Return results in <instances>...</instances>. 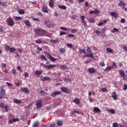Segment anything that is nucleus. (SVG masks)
Masks as SVG:
<instances>
[{"label":"nucleus","instance_id":"obj_1","mask_svg":"<svg viewBox=\"0 0 127 127\" xmlns=\"http://www.w3.org/2000/svg\"><path fill=\"white\" fill-rule=\"evenodd\" d=\"M34 31L38 36H45L47 34V31L43 29H35Z\"/></svg>","mask_w":127,"mask_h":127},{"label":"nucleus","instance_id":"obj_2","mask_svg":"<svg viewBox=\"0 0 127 127\" xmlns=\"http://www.w3.org/2000/svg\"><path fill=\"white\" fill-rule=\"evenodd\" d=\"M6 22L9 26H13L15 23L11 17H8L6 20Z\"/></svg>","mask_w":127,"mask_h":127},{"label":"nucleus","instance_id":"obj_3","mask_svg":"<svg viewBox=\"0 0 127 127\" xmlns=\"http://www.w3.org/2000/svg\"><path fill=\"white\" fill-rule=\"evenodd\" d=\"M42 66L46 69H53L56 66V64H49V65L43 64Z\"/></svg>","mask_w":127,"mask_h":127},{"label":"nucleus","instance_id":"obj_4","mask_svg":"<svg viewBox=\"0 0 127 127\" xmlns=\"http://www.w3.org/2000/svg\"><path fill=\"white\" fill-rule=\"evenodd\" d=\"M36 105L37 109H40L42 107V102H41V100H37Z\"/></svg>","mask_w":127,"mask_h":127},{"label":"nucleus","instance_id":"obj_5","mask_svg":"<svg viewBox=\"0 0 127 127\" xmlns=\"http://www.w3.org/2000/svg\"><path fill=\"white\" fill-rule=\"evenodd\" d=\"M90 14H99L100 13V10L98 9H95L94 10H91L89 12Z\"/></svg>","mask_w":127,"mask_h":127},{"label":"nucleus","instance_id":"obj_6","mask_svg":"<svg viewBox=\"0 0 127 127\" xmlns=\"http://www.w3.org/2000/svg\"><path fill=\"white\" fill-rule=\"evenodd\" d=\"M60 94H61V92L60 91H55L54 93H52L51 94V97H52L53 98H55V97H56V96L58 95H60Z\"/></svg>","mask_w":127,"mask_h":127},{"label":"nucleus","instance_id":"obj_7","mask_svg":"<svg viewBox=\"0 0 127 127\" xmlns=\"http://www.w3.org/2000/svg\"><path fill=\"white\" fill-rule=\"evenodd\" d=\"M0 95L3 96H5V90L3 89V87H0Z\"/></svg>","mask_w":127,"mask_h":127},{"label":"nucleus","instance_id":"obj_8","mask_svg":"<svg viewBox=\"0 0 127 127\" xmlns=\"http://www.w3.org/2000/svg\"><path fill=\"white\" fill-rule=\"evenodd\" d=\"M84 58H85V57H89L90 58H91V59H94V54L93 53L91 54H88L86 55L83 56Z\"/></svg>","mask_w":127,"mask_h":127},{"label":"nucleus","instance_id":"obj_9","mask_svg":"<svg viewBox=\"0 0 127 127\" xmlns=\"http://www.w3.org/2000/svg\"><path fill=\"white\" fill-rule=\"evenodd\" d=\"M42 11H43V12H44L45 13L48 12V7H47V6H42Z\"/></svg>","mask_w":127,"mask_h":127},{"label":"nucleus","instance_id":"obj_10","mask_svg":"<svg viewBox=\"0 0 127 127\" xmlns=\"http://www.w3.org/2000/svg\"><path fill=\"white\" fill-rule=\"evenodd\" d=\"M48 56H49V59H50L52 62H55V61H56V59L54 57H52L51 55L48 53Z\"/></svg>","mask_w":127,"mask_h":127},{"label":"nucleus","instance_id":"obj_11","mask_svg":"<svg viewBox=\"0 0 127 127\" xmlns=\"http://www.w3.org/2000/svg\"><path fill=\"white\" fill-rule=\"evenodd\" d=\"M61 90L64 92V93H69V91L68 88L67 87H62L61 88Z\"/></svg>","mask_w":127,"mask_h":127},{"label":"nucleus","instance_id":"obj_12","mask_svg":"<svg viewBox=\"0 0 127 127\" xmlns=\"http://www.w3.org/2000/svg\"><path fill=\"white\" fill-rule=\"evenodd\" d=\"M43 71L42 70H37L35 71V75L36 76H40L42 74Z\"/></svg>","mask_w":127,"mask_h":127},{"label":"nucleus","instance_id":"obj_13","mask_svg":"<svg viewBox=\"0 0 127 127\" xmlns=\"http://www.w3.org/2000/svg\"><path fill=\"white\" fill-rule=\"evenodd\" d=\"M20 91H22L23 93H25L26 94H27L28 93V89L25 87H23L20 89Z\"/></svg>","mask_w":127,"mask_h":127},{"label":"nucleus","instance_id":"obj_14","mask_svg":"<svg viewBox=\"0 0 127 127\" xmlns=\"http://www.w3.org/2000/svg\"><path fill=\"white\" fill-rule=\"evenodd\" d=\"M60 40L59 39L57 40H51L50 42L51 43H53V44H57V43H59Z\"/></svg>","mask_w":127,"mask_h":127},{"label":"nucleus","instance_id":"obj_15","mask_svg":"<svg viewBox=\"0 0 127 127\" xmlns=\"http://www.w3.org/2000/svg\"><path fill=\"white\" fill-rule=\"evenodd\" d=\"M93 110L94 113H95V112L96 113H101V110L98 107H94Z\"/></svg>","mask_w":127,"mask_h":127},{"label":"nucleus","instance_id":"obj_16","mask_svg":"<svg viewBox=\"0 0 127 127\" xmlns=\"http://www.w3.org/2000/svg\"><path fill=\"white\" fill-rule=\"evenodd\" d=\"M68 31H70V32H71V33H77V29H71V28H68Z\"/></svg>","mask_w":127,"mask_h":127},{"label":"nucleus","instance_id":"obj_17","mask_svg":"<svg viewBox=\"0 0 127 127\" xmlns=\"http://www.w3.org/2000/svg\"><path fill=\"white\" fill-rule=\"evenodd\" d=\"M110 15L114 17H118V13L116 12H111L110 13Z\"/></svg>","mask_w":127,"mask_h":127},{"label":"nucleus","instance_id":"obj_18","mask_svg":"<svg viewBox=\"0 0 127 127\" xmlns=\"http://www.w3.org/2000/svg\"><path fill=\"white\" fill-rule=\"evenodd\" d=\"M46 27H47V28H51V27H55V26L53 23H50L48 25H46Z\"/></svg>","mask_w":127,"mask_h":127},{"label":"nucleus","instance_id":"obj_19","mask_svg":"<svg viewBox=\"0 0 127 127\" xmlns=\"http://www.w3.org/2000/svg\"><path fill=\"white\" fill-rule=\"evenodd\" d=\"M113 69V67H111V66H107L104 70L105 72H109L110 70H112Z\"/></svg>","mask_w":127,"mask_h":127},{"label":"nucleus","instance_id":"obj_20","mask_svg":"<svg viewBox=\"0 0 127 127\" xmlns=\"http://www.w3.org/2000/svg\"><path fill=\"white\" fill-rule=\"evenodd\" d=\"M18 11L20 14H24L25 13V11L23 9H19Z\"/></svg>","mask_w":127,"mask_h":127},{"label":"nucleus","instance_id":"obj_21","mask_svg":"<svg viewBox=\"0 0 127 127\" xmlns=\"http://www.w3.org/2000/svg\"><path fill=\"white\" fill-rule=\"evenodd\" d=\"M88 71L89 72H90V73H95L96 72V70L95 69V68L91 67V68H89L88 69Z\"/></svg>","mask_w":127,"mask_h":127},{"label":"nucleus","instance_id":"obj_22","mask_svg":"<svg viewBox=\"0 0 127 127\" xmlns=\"http://www.w3.org/2000/svg\"><path fill=\"white\" fill-rule=\"evenodd\" d=\"M80 99L78 98H76L73 101V103H75V104H76V105H79V104H80Z\"/></svg>","mask_w":127,"mask_h":127},{"label":"nucleus","instance_id":"obj_23","mask_svg":"<svg viewBox=\"0 0 127 127\" xmlns=\"http://www.w3.org/2000/svg\"><path fill=\"white\" fill-rule=\"evenodd\" d=\"M49 5L50 7H53V6H54V2L53 1V0H50V2H49Z\"/></svg>","mask_w":127,"mask_h":127},{"label":"nucleus","instance_id":"obj_24","mask_svg":"<svg viewBox=\"0 0 127 127\" xmlns=\"http://www.w3.org/2000/svg\"><path fill=\"white\" fill-rule=\"evenodd\" d=\"M57 125L59 126V127H61L63 125V121L58 120L57 122Z\"/></svg>","mask_w":127,"mask_h":127},{"label":"nucleus","instance_id":"obj_25","mask_svg":"<svg viewBox=\"0 0 127 127\" xmlns=\"http://www.w3.org/2000/svg\"><path fill=\"white\" fill-rule=\"evenodd\" d=\"M13 102L14 103H15V104H21L22 102L21 101H20V100H18V99H13Z\"/></svg>","mask_w":127,"mask_h":127},{"label":"nucleus","instance_id":"obj_26","mask_svg":"<svg viewBox=\"0 0 127 127\" xmlns=\"http://www.w3.org/2000/svg\"><path fill=\"white\" fill-rule=\"evenodd\" d=\"M96 21L95 20V19L92 18H90L88 19V22H90V23H95Z\"/></svg>","mask_w":127,"mask_h":127},{"label":"nucleus","instance_id":"obj_27","mask_svg":"<svg viewBox=\"0 0 127 127\" xmlns=\"http://www.w3.org/2000/svg\"><path fill=\"white\" fill-rule=\"evenodd\" d=\"M58 7L59 8H61V9H66V8H67V6L63 5H58Z\"/></svg>","mask_w":127,"mask_h":127},{"label":"nucleus","instance_id":"obj_28","mask_svg":"<svg viewBox=\"0 0 127 127\" xmlns=\"http://www.w3.org/2000/svg\"><path fill=\"white\" fill-rule=\"evenodd\" d=\"M24 23L25 25H26V26H27L28 27H29V26H30V22H29V21L26 20L24 21Z\"/></svg>","mask_w":127,"mask_h":127},{"label":"nucleus","instance_id":"obj_29","mask_svg":"<svg viewBox=\"0 0 127 127\" xmlns=\"http://www.w3.org/2000/svg\"><path fill=\"white\" fill-rule=\"evenodd\" d=\"M113 95H112V98L114 99V100H116V98L117 97V92L116 91H114L113 92Z\"/></svg>","mask_w":127,"mask_h":127},{"label":"nucleus","instance_id":"obj_30","mask_svg":"<svg viewBox=\"0 0 127 127\" xmlns=\"http://www.w3.org/2000/svg\"><path fill=\"white\" fill-rule=\"evenodd\" d=\"M0 5L2 6H6V2H3L2 0H0Z\"/></svg>","mask_w":127,"mask_h":127},{"label":"nucleus","instance_id":"obj_31","mask_svg":"<svg viewBox=\"0 0 127 127\" xmlns=\"http://www.w3.org/2000/svg\"><path fill=\"white\" fill-rule=\"evenodd\" d=\"M86 52L88 53V54H92V51L91 50V48L90 47H88L86 49Z\"/></svg>","mask_w":127,"mask_h":127},{"label":"nucleus","instance_id":"obj_32","mask_svg":"<svg viewBox=\"0 0 127 127\" xmlns=\"http://www.w3.org/2000/svg\"><path fill=\"white\" fill-rule=\"evenodd\" d=\"M38 125H39V122H36L33 123V127H38Z\"/></svg>","mask_w":127,"mask_h":127},{"label":"nucleus","instance_id":"obj_33","mask_svg":"<svg viewBox=\"0 0 127 127\" xmlns=\"http://www.w3.org/2000/svg\"><path fill=\"white\" fill-rule=\"evenodd\" d=\"M35 42L37 43V44H41V43H42V41H41V39H38L35 40Z\"/></svg>","mask_w":127,"mask_h":127},{"label":"nucleus","instance_id":"obj_34","mask_svg":"<svg viewBox=\"0 0 127 127\" xmlns=\"http://www.w3.org/2000/svg\"><path fill=\"white\" fill-rule=\"evenodd\" d=\"M49 80H51V78L49 76L44 77H43V81H48Z\"/></svg>","mask_w":127,"mask_h":127},{"label":"nucleus","instance_id":"obj_35","mask_svg":"<svg viewBox=\"0 0 127 127\" xmlns=\"http://www.w3.org/2000/svg\"><path fill=\"white\" fill-rule=\"evenodd\" d=\"M119 30H120L119 29H117L116 28H114L113 29V30L111 31V32H112V33H115V32H119Z\"/></svg>","mask_w":127,"mask_h":127},{"label":"nucleus","instance_id":"obj_36","mask_svg":"<svg viewBox=\"0 0 127 127\" xmlns=\"http://www.w3.org/2000/svg\"><path fill=\"white\" fill-rule=\"evenodd\" d=\"M80 18L81 19V23L86 22V21H85V16H84V15L81 16Z\"/></svg>","mask_w":127,"mask_h":127},{"label":"nucleus","instance_id":"obj_37","mask_svg":"<svg viewBox=\"0 0 127 127\" xmlns=\"http://www.w3.org/2000/svg\"><path fill=\"white\" fill-rule=\"evenodd\" d=\"M60 29H61V30H64V31H67V30H69L68 29V28H65L64 27H61L60 28Z\"/></svg>","mask_w":127,"mask_h":127},{"label":"nucleus","instance_id":"obj_38","mask_svg":"<svg viewBox=\"0 0 127 127\" xmlns=\"http://www.w3.org/2000/svg\"><path fill=\"white\" fill-rule=\"evenodd\" d=\"M6 105H5V104H4V103H0V108H2V109H4V108L5 107Z\"/></svg>","mask_w":127,"mask_h":127},{"label":"nucleus","instance_id":"obj_39","mask_svg":"<svg viewBox=\"0 0 127 127\" xmlns=\"http://www.w3.org/2000/svg\"><path fill=\"white\" fill-rule=\"evenodd\" d=\"M4 109H5V111L6 112L9 111V107L8 106V105H6Z\"/></svg>","mask_w":127,"mask_h":127},{"label":"nucleus","instance_id":"obj_40","mask_svg":"<svg viewBox=\"0 0 127 127\" xmlns=\"http://www.w3.org/2000/svg\"><path fill=\"white\" fill-rule=\"evenodd\" d=\"M41 59H42L43 60H45V61H47V58H46V57H45V56L44 55H42L41 56Z\"/></svg>","mask_w":127,"mask_h":127},{"label":"nucleus","instance_id":"obj_41","mask_svg":"<svg viewBox=\"0 0 127 127\" xmlns=\"http://www.w3.org/2000/svg\"><path fill=\"white\" fill-rule=\"evenodd\" d=\"M79 51L81 54L84 53V54H87V53H86V49H83V50L80 49L79 50Z\"/></svg>","mask_w":127,"mask_h":127},{"label":"nucleus","instance_id":"obj_42","mask_svg":"<svg viewBox=\"0 0 127 127\" xmlns=\"http://www.w3.org/2000/svg\"><path fill=\"white\" fill-rule=\"evenodd\" d=\"M66 68H67V66L65 65H61V68L62 69V70H65L66 69Z\"/></svg>","mask_w":127,"mask_h":127},{"label":"nucleus","instance_id":"obj_43","mask_svg":"<svg viewBox=\"0 0 127 127\" xmlns=\"http://www.w3.org/2000/svg\"><path fill=\"white\" fill-rule=\"evenodd\" d=\"M65 49H64V48H61V49H60V53H61L62 54H63V53H64V52H65Z\"/></svg>","mask_w":127,"mask_h":127},{"label":"nucleus","instance_id":"obj_44","mask_svg":"<svg viewBox=\"0 0 127 127\" xmlns=\"http://www.w3.org/2000/svg\"><path fill=\"white\" fill-rule=\"evenodd\" d=\"M64 80L65 82H69V81H71V79H70V78L69 77H65L64 78Z\"/></svg>","mask_w":127,"mask_h":127},{"label":"nucleus","instance_id":"obj_45","mask_svg":"<svg viewBox=\"0 0 127 127\" xmlns=\"http://www.w3.org/2000/svg\"><path fill=\"white\" fill-rule=\"evenodd\" d=\"M107 51L109 53H113V50L110 48H107Z\"/></svg>","mask_w":127,"mask_h":127},{"label":"nucleus","instance_id":"obj_46","mask_svg":"<svg viewBox=\"0 0 127 127\" xmlns=\"http://www.w3.org/2000/svg\"><path fill=\"white\" fill-rule=\"evenodd\" d=\"M119 72L121 76H125L126 75V73H125L124 70L120 71Z\"/></svg>","mask_w":127,"mask_h":127},{"label":"nucleus","instance_id":"obj_47","mask_svg":"<svg viewBox=\"0 0 127 127\" xmlns=\"http://www.w3.org/2000/svg\"><path fill=\"white\" fill-rule=\"evenodd\" d=\"M12 74H13V75H16V70H15V68L12 69Z\"/></svg>","mask_w":127,"mask_h":127},{"label":"nucleus","instance_id":"obj_48","mask_svg":"<svg viewBox=\"0 0 127 127\" xmlns=\"http://www.w3.org/2000/svg\"><path fill=\"white\" fill-rule=\"evenodd\" d=\"M10 52H14V51H16V49L15 48H10Z\"/></svg>","mask_w":127,"mask_h":127},{"label":"nucleus","instance_id":"obj_49","mask_svg":"<svg viewBox=\"0 0 127 127\" xmlns=\"http://www.w3.org/2000/svg\"><path fill=\"white\" fill-rule=\"evenodd\" d=\"M15 19L16 20H20V19H22V17H20V16H16L15 17Z\"/></svg>","mask_w":127,"mask_h":127},{"label":"nucleus","instance_id":"obj_50","mask_svg":"<svg viewBox=\"0 0 127 127\" xmlns=\"http://www.w3.org/2000/svg\"><path fill=\"white\" fill-rule=\"evenodd\" d=\"M62 35H66V32L61 31L60 33V36H62Z\"/></svg>","mask_w":127,"mask_h":127},{"label":"nucleus","instance_id":"obj_51","mask_svg":"<svg viewBox=\"0 0 127 127\" xmlns=\"http://www.w3.org/2000/svg\"><path fill=\"white\" fill-rule=\"evenodd\" d=\"M13 123H15L16 122H19V119L18 118H13Z\"/></svg>","mask_w":127,"mask_h":127},{"label":"nucleus","instance_id":"obj_52","mask_svg":"<svg viewBox=\"0 0 127 127\" xmlns=\"http://www.w3.org/2000/svg\"><path fill=\"white\" fill-rule=\"evenodd\" d=\"M111 67H112V69H114V68H116V67H117V64H116V63L113 62L112 66H111Z\"/></svg>","mask_w":127,"mask_h":127},{"label":"nucleus","instance_id":"obj_53","mask_svg":"<svg viewBox=\"0 0 127 127\" xmlns=\"http://www.w3.org/2000/svg\"><path fill=\"white\" fill-rule=\"evenodd\" d=\"M75 36L74 35L72 34H67V37H69V38H72Z\"/></svg>","mask_w":127,"mask_h":127},{"label":"nucleus","instance_id":"obj_54","mask_svg":"<svg viewBox=\"0 0 127 127\" xmlns=\"http://www.w3.org/2000/svg\"><path fill=\"white\" fill-rule=\"evenodd\" d=\"M66 46L68 48H72V47L73 46V44H67Z\"/></svg>","mask_w":127,"mask_h":127},{"label":"nucleus","instance_id":"obj_55","mask_svg":"<svg viewBox=\"0 0 127 127\" xmlns=\"http://www.w3.org/2000/svg\"><path fill=\"white\" fill-rule=\"evenodd\" d=\"M37 15L39 16H43V14L41 12H38L37 13Z\"/></svg>","mask_w":127,"mask_h":127},{"label":"nucleus","instance_id":"obj_56","mask_svg":"<svg viewBox=\"0 0 127 127\" xmlns=\"http://www.w3.org/2000/svg\"><path fill=\"white\" fill-rule=\"evenodd\" d=\"M10 47H9V46H6L5 47V50H10Z\"/></svg>","mask_w":127,"mask_h":127},{"label":"nucleus","instance_id":"obj_57","mask_svg":"<svg viewBox=\"0 0 127 127\" xmlns=\"http://www.w3.org/2000/svg\"><path fill=\"white\" fill-rule=\"evenodd\" d=\"M121 23H125V22H126V19H125V18H122L121 19Z\"/></svg>","mask_w":127,"mask_h":127},{"label":"nucleus","instance_id":"obj_58","mask_svg":"<svg viewBox=\"0 0 127 127\" xmlns=\"http://www.w3.org/2000/svg\"><path fill=\"white\" fill-rule=\"evenodd\" d=\"M119 127V125H118V124L114 123L113 124V127Z\"/></svg>","mask_w":127,"mask_h":127},{"label":"nucleus","instance_id":"obj_59","mask_svg":"<svg viewBox=\"0 0 127 127\" xmlns=\"http://www.w3.org/2000/svg\"><path fill=\"white\" fill-rule=\"evenodd\" d=\"M29 76V74H28V73L27 72L24 73V77H25V78H28Z\"/></svg>","mask_w":127,"mask_h":127},{"label":"nucleus","instance_id":"obj_60","mask_svg":"<svg viewBox=\"0 0 127 127\" xmlns=\"http://www.w3.org/2000/svg\"><path fill=\"white\" fill-rule=\"evenodd\" d=\"M116 111H115V110H114V109H111L110 110V112L111 113V114H115Z\"/></svg>","mask_w":127,"mask_h":127},{"label":"nucleus","instance_id":"obj_61","mask_svg":"<svg viewBox=\"0 0 127 127\" xmlns=\"http://www.w3.org/2000/svg\"><path fill=\"white\" fill-rule=\"evenodd\" d=\"M37 50H38V51H42L43 49H42V48H41L39 47H38L37 48Z\"/></svg>","mask_w":127,"mask_h":127},{"label":"nucleus","instance_id":"obj_62","mask_svg":"<svg viewBox=\"0 0 127 127\" xmlns=\"http://www.w3.org/2000/svg\"><path fill=\"white\" fill-rule=\"evenodd\" d=\"M102 91L103 92H107L108 91V89H107V88H102Z\"/></svg>","mask_w":127,"mask_h":127},{"label":"nucleus","instance_id":"obj_63","mask_svg":"<svg viewBox=\"0 0 127 127\" xmlns=\"http://www.w3.org/2000/svg\"><path fill=\"white\" fill-rule=\"evenodd\" d=\"M124 91H126V90H127V84H124Z\"/></svg>","mask_w":127,"mask_h":127},{"label":"nucleus","instance_id":"obj_64","mask_svg":"<svg viewBox=\"0 0 127 127\" xmlns=\"http://www.w3.org/2000/svg\"><path fill=\"white\" fill-rule=\"evenodd\" d=\"M55 123H52L51 125V126H50V127H55Z\"/></svg>","mask_w":127,"mask_h":127}]
</instances>
